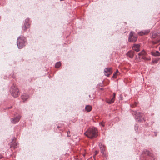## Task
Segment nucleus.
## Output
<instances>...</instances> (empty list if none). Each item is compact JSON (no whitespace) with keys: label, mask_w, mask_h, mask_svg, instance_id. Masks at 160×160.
Masks as SVG:
<instances>
[{"label":"nucleus","mask_w":160,"mask_h":160,"mask_svg":"<svg viewBox=\"0 0 160 160\" xmlns=\"http://www.w3.org/2000/svg\"><path fill=\"white\" fill-rule=\"evenodd\" d=\"M98 131L94 127L89 128L85 133L84 134L89 138H96L98 136Z\"/></svg>","instance_id":"nucleus-1"},{"label":"nucleus","mask_w":160,"mask_h":160,"mask_svg":"<svg viewBox=\"0 0 160 160\" xmlns=\"http://www.w3.org/2000/svg\"><path fill=\"white\" fill-rule=\"evenodd\" d=\"M26 39L24 37L20 36L17 39V45L19 48H22L25 46Z\"/></svg>","instance_id":"nucleus-2"},{"label":"nucleus","mask_w":160,"mask_h":160,"mask_svg":"<svg viewBox=\"0 0 160 160\" xmlns=\"http://www.w3.org/2000/svg\"><path fill=\"white\" fill-rule=\"evenodd\" d=\"M133 114L135 115V119L138 122H143L144 121V117L143 114L140 112H137L136 111H133Z\"/></svg>","instance_id":"nucleus-3"},{"label":"nucleus","mask_w":160,"mask_h":160,"mask_svg":"<svg viewBox=\"0 0 160 160\" xmlns=\"http://www.w3.org/2000/svg\"><path fill=\"white\" fill-rule=\"evenodd\" d=\"M10 90L11 94L14 97H17L19 94V91L18 89L14 85L11 86Z\"/></svg>","instance_id":"nucleus-4"},{"label":"nucleus","mask_w":160,"mask_h":160,"mask_svg":"<svg viewBox=\"0 0 160 160\" xmlns=\"http://www.w3.org/2000/svg\"><path fill=\"white\" fill-rule=\"evenodd\" d=\"M147 53L144 50L138 53V55L140 58H141L145 60H149L150 59V57H146Z\"/></svg>","instance_id":"nucleus-5"},{"label":"nucleus","mask_w":160,"mask_h":160,"mask_svg":"<svg viewBox=\"0 0 160 160\" xmlns=\"http://www.w3.org/2000/svg\"><path fill=\"white\" fill-rule=\"evenodd\" d=\"M133 32H131L129 34L128 41L129 42H135L137 40V37L134 36Z\"/></svg>","instance_id":"nucleus-6"},{"label":"nucleus","mask_w":160,"mask_h":160,"mask_svg":"<svg viewBox=\"0 0 160 160\" xmlns=\"http://www.w3.org/2000/svg\"><path fill=\"white\" fill-rule=\"evenodd\" d=\"M29 19L28 18L26 19L25 20V23L24 24V26H23L22 28V29L25 31L26 30L29 28L30 26V24L29 22Z\"/></svg>","instance_id":"nucleus-7"},{"label":"nucleus","mask_w":160,"mask_h":160,"mask_svg":"<svg viewBox=\"0 0 160 160\" xmlns=\"http://www.w3.org/2000/svg\"><path fill=\"white\" fill-rule=\"evenodd\" d=\"M111 68H106L104 70V74L105 76H109V75L111 73Z\"/></svg>","instance_id":"nucleus-8"},{"label":"nucleus","mask_w":160,"mask_h":160,"mask_svg":"<svg viewBox=\"0 0 160 160\" xmlns=\"http://www.w3.org/2000/svg\"><path fill=\"white\" fill-rule=\"evenodd\" d=\"M99 147L101 150V152L102 154L105 155V146L103 145L102 143H100L99 144Z\"/></svg>","instance_id":"nucleus-9"},{"label":"nucleus","mask_w":160,"mask_h":160,"mask_svg":"<svg viewBox=\"0 0 160 160\" xmlns=\"http://www.w3.org/2000/svg\"><path fill=\"white\" fill-rule=\"evenodd\" d=\"M21 117V116L20 115H19L18 116L15 117V118H12L11 120V122L13 123H16L19 121Z\"/></svg>","instance_id":"nucleus-10"},{"label":"nucleus","mask_w":160,"mask_h":160,"mask_svg":"<svg viewBox=\"0 0 160 160\" xmlns=\"http://www.w3.org/2000/svg\"><path fill=\"white\" fill-rule=\"evenodd\" d=\"M140 45L139 44H135L132 47V49L136 52H138L140 50Z\"/></svg>","instance_id":"nucleus-11"},{"label":"nucleus","mask_w":160,"mask_h":160,"mask_svg":"<svg viewBox=\"0 0 160 160\" xmlns=\"http://www.w3.org/2000/svg\"><path fill=\"white\" fill-rule=\"evenodd\" d=\"M152 55L154 56H160V52L158 51H156L151 52Z\"/></svg>","instance_id":"nucleus-12"},{"label":"nucleus","mask_w":160,"mask_h":160,"mask_svg":"<svg viewBox=\"0 0 160 160\" xmlns=\"http://www.w3.org/2000/svg\"><path fill=\"white\" fill-rule=\"evenodd\" d=\"M113 97L112 99H111V100H107V102L109 104H111L112 103H113V102H114V101L115 97V93H113Z\"/></svg>","instance_id":"nucleus-13"},{"label":"nucleus","mask_w":160,"mask_h":160,"mask_svg":"<svg viewBox=\"0 0 160 160\" xmlns=\"http://www.w3.org/2000/svg\"><path fill=\"white\" fill-rule=\"evenodd\" d=\"M134 52L133 51H130L127 53V55L130 58H132L134 55Z\"/></svg>","instance_id":"nucleus-14"},{"label":"nucleus","mask_w":160,"mask_h":160,"mask_svg":"<svg viewBox=\"0 0 160 160\" xmlns=\"http://www.w3.org/2000/svg\"><path fill=\"white\" fill-rule=\"evenodd\" d=\"M150 32V31L149 30H145L144 31H142L139 34L140 35L142 36L143 35H146L148 34Z\"/></svg>","instance_id":"nucleus-15"},{"label":"nucleus","mask_w":160,"mask_h":160,"mask_svg":"<svg viewBox=\"0 0 160 160\" xmlns=\"http://www.w3.org/2000/svg\"><path fill=\"white\" fill-rule=\"evenodd\" d=\"M28 98L29 96L26 94H24L21 96L22 99L24 102Z\"/></svg>","instance_id":"nucleus-16"},{"label":"nucleus","mask_w":160,"mask_h":160,"mask_svg":"<svg viewBox=\"0 0 160 160\" xmlns=\"http://www.w3.org/2000/svg\"><path fill=\"white\" fill-rule=\"evenodd\" d=\"M85 109L87 112H89L91 110L92 107L90 105H87L86 106Z\"/></svg>","instance_id":"nucleus-17"},{"label":"nucleus","mask_w":160,"mask_h":160,"mask_svg":"<svg viewBox=\"0 0 160 160\" xmlns=\"http://www.w3.org/2000/svg\"><path fill=\"white\" fill-rule=\"evenodd\" d=\"M16 146H17V143L15 142L14 141V139H13L12 141V143L11 146V147H13V148H15L16 147Z\"/></svg>","instance_id":"nucleus-18"},{"label":"nucleus","mask_w":160,"mask_h":160,"mask_svg":"<svg viewBox=\"0 0 160 160\" xmlns=\"http://www.w3.org/2000/svg\"><path fill=\"white\" fill-rule=\"evenodd\" d=\"M61 65V63L60 62H57L55 65V67L57 68H59Z\"/></svg>","instance_id":"nucleus-19"},{"label":"nucleus","mask_w":160,"mask_h":160,"mask_svg":"<svg viewBox=\"0 0 160 160\" xmlns=\"http://www.w3.org/2000/svg\"><path fill=\"white\" fill-rule=\"evenodd\" d=\"M100 125L103 127H104V124L102 122L100 123Z\"/></svg>","instance_id":"nucleus-20"},{"label":"nucleus","mask_w":160,"mask_h":160,"mask_svg":"<svg viewBox=\"0 0 160 160\" xmlns=\"http://www.w3.org/2000/svg\"><path fill=\"white\" fill-rule=\"evenodd\" d=\"M70 133V131H68L67 132V136H68L69 137L70 136V135H69V134Z\"/></svg>","instance_id":"nucleus-21"},{"label":"nucleus","mask_w":160,"mask_h":160,"mask_svg":"<svg viewBox=\"0 0 160 160\" xmlns=\"http://www.w3.org/2000/svg\"><path fill=\"white\" fill-rule=\"evenodd\" d=\"M118 72V70H117V71H116V72L115 73V74H113V77H114V76H115V75L116 74V73H117V72Z\"/></svg>","instance_id":"nucleus-22"},{"label":"nucleus","mask_w":160,"mask_h":160,"mask_svg":"<svg viewBox=\"0 0 160 160\" xmlns=\"http://www.w3.org/2000/svg\"><path fill=\"white\" fill-rule=\"evenodd\" d=\"M149 153L150 152L148 151H147V150L146 151V153H147L148 155H149Z\"/></svg>","instance_id":"nucleus-23"},{"label":"nucleus","mask_w":160,"mask_h":160,"mask_svg":"<svg viewBox=\"0 0 160 160\" xmlns=\"http://www.w3.org/2000/svg\"><path fill=\"white\" fill-rule=\"evenodd\" d=\"M2 158V155H0V159Z\"/></svg>","instance_id":"nucleus-24"},{"label":"nucleus","mask_w":160,"mask_h":160,"mask_svg":"<svg viewBox=\"0 0 160 160\" xmlns=\"http://www.w3.org/2000/svg\"><path fill=\"white\" fill-rule=\"evenodd\" d=\"M64 0H60V1H64Z\"/></svg>","instance_id":"nucleus-25"},{"label":"nucleus","mask_w":160,"mask_h":160,"mask_svg":"<svg viewBox=\"0 0 160 160\" xmlns=\"http://www.w3.org/2000/svg\"><path fill=\"white\" fill-rule=\"evenodd\" d=\"M159 50L160 51V47L159 48Z\"/></svg>","instance_id":"nucleus-26"},{"label":"nucleus","mask_w":160,"mask_h":160,"mask_svg":"<svg viewBox=\"0 0 160 160\" xmlns=\"http://www.w3.org/2000/svg\"><path fill=\"white\" fill-rule=\"evenodd\" d=\"M97 152L96 151V154H97Z\"/></svg>","instance_id":"nucleus-27"}]
</instances>
